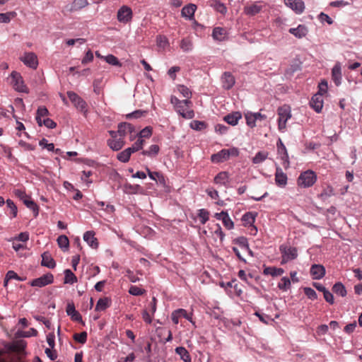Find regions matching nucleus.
Masks as SVG:
<instances>
[{"label": "nucleus", "instance_id": "f257e3e1", "mask_svg": "<svg viewBox=\"0 0 362 362\" xmlns=\"http://www.w3.org/2000/svg\"><path fill=\"white\" fill-rule=\"evenodd\" d=\"M170 103L173 105L175 111L185 119H192L194 112L191 108L192 103L189 100H180L175 96H171Z\"/></svg>", "mask_w": 362, "mask_h": 362}, {"label": "nucleus", "instance_id": "f03ea898", "mask_svg": "<svg viewBox=\"0 0 362 362\" xmlns=\"http://www.w3.org/2000/svg\"><path fill=\"white\" fill-rule=\"evenodd\" d=\"M278 129L280 132H284L286 129V122L291 118V110L290 106L284 105L277 109Z\"/></svg>", "mask_w": 362, "mask_h": 362}, {"label": "nucleus", "instance_id": "7ed1b4c3", "mask_svg": "<svg viewBox=\"0 0 362 362\" xmlns=\"http://www.w3.org/2000/svg\"><path fill=\"white\" fill-rule=\"evenodd\" d=\"M317 181V175L313 170H308L301 173L297 179L298 186L303 188L312 187Z\"/></svg>", "mask_w": 362, "mask_h": 362}, {"label": "nucleus", "instance_id": "20e7f679", "mask_svg": "<svg viewBox=\"0 0 362 362\" xmlns=\"http://www.w3.org/2000/svg\"><path fill=\"white\" fill-rule=\"evenodd\" d=\"M279 250L281 254V264H284L288 262L293 260L298 257V251L296 247L281 245L279 247Z\"/></svg>", "mask_w": 362, "mask_h": 362}, {"label": "nucleus", "instance_id": "39448f33", "mask_svg": "<svg viewBox=\"0 0 362 362\" xmlns=\"http://www.w3.org/2000/svg\"><path fill=\"white\" fill-rule=\"evenodd\" d=\"M111 138L107 139V146L113 151H117L124 146V139L115 133V131H109Z\"/></svg>", "mask_w": 362, "mask_h": 362}, {"label": "nucleus", "instance_id": "423d86ee", "mask_svg": "<svg viewBox=\"0 0 362 362\" xmlns=\"http://www.w3.org/2000/svg\"><path fill=\"white\" fill-rule=\"evenodd\" d=\"M11 83L16 90L25 93H28V88L25 85L23 77L18 72L12 71L11 74Z\"/></svg>", "mask_w": 362, "mask_h": 362}, {"label": "nucleus", "instance_id": "0eeeda50", "mask_svg": "<svg viewBox=\"0 0 362 362\" xmlns=\"http://www.w3.org/2000/svg\"><path fill=\"white\" fill-rule=\"evenodd\" d=\"M132 10L127 6H122L117 11V18L119 23L127 24L132 21Z\"/></svg>", "mask_w": 362, "mask_h": 362}, {"label": "nucleus", "instance_id": "6e6552de", "mask_svg": "<svg viewBox=\"0 0 362 362\" xmlns=\"http://www.w3.org/2000/svg\"><path fill=\"white\" fill-rule=\"evenodd\" d=\"M193 313H187V312L182 308H179L174 310L171 314V319L174 324L177 325L179 323V320L180 317H184L189 320L194 327L195 322L192 319Z\"/></svg>", "mask_w": 362, "mask_h": 362}, {"label": "nucleus", "instance_id": "1a4fd4ad", "mask_svg": "<svg viewBox=\"0 0 362 362\" xmlns=\"http://www.w3.org/2000/svg\"><path fill=\"white\" fill-rule=\"evenodd\" d=\"M20 59L25 65L33 69H36L38 66L37 57L34 52H25Z\"/></svg>", "mask_w": 362, "mask_h": 362}, {"label": "nucleus", "instance_id": "9d476101", "mask_svg": "<svg viewBox=\"0 0 362 362\" xmlns=\"http://www.w3.org/2000/svg\"><path fill=\"white\" fill-rule=\"evenodd\" d=\"M284 4L296 14H301L305 10V3L303 0H284Z\"/></svg>", "mask_w": 362, "mask_h": 362}, {"label": "nucleus", "instance_id": "9b49d317", "mask_svg": "<svg viewBox=\"0 0 362 362\" xmlns=\"http://www.w3.org/2000/svg\"><path fill=\"white\" fill-rule=\"evenodd\" d=\"M54 281V276L52 274L47 273L39 278L33 279L30 282V286L36 287H43L52 284Z\"/></svg>", "mask_w": 362, "mask_h": 362}, {"label": "nucleus", "instance_id": "f8f14e48", "mask_svg": "<svg viewBox=\"0 0 362 362\" xmlns=\"http://www.w3.org/2000/svg\"><path fill=\"white\" fill-rule=\"evenodd\" d=\"M67 96L74 105L79 110L84 111L86 108V103L76 93L68 91Z\"/></svg>", "mask_w": 362, "mask_h": 362}, {"label": "nucleus", "instance_id": "ddd939ff", "mask_svg": "<svg viewBox=\"0 0 362 362\" xmlns=\"http://www.w3.org/2000/svg\"><path fill=\"white\" fill-rule=\"evenodd\" d=\"M214 217L218 220L222 221L223 226L228 230H230V229L233 228L234 223L230 218L228 212L223 211L220 213H216L214 214Z\"/></svg>", "mask_w": 362, "mask_h": 362}, {"label": "nucleus", "instance_id": "4468645a", "mask_svg": "<svg viewBox=\"0 0 362 362\" xmlns=\"http://www.w3.org/2000/svg\"><path fill=\"white\" fill-rule=\"evenodd\" d=\"M288 177L280 167H276L275 172V183L278 187H284L287 185Z\"/></svg>", "mask_w": 362, "mask_h": 362}, {"label": "nucleus", "instance_id": "2eb2a0df", "mask_svg": "<svg viewBox=\"0 0 362 362\" xmlns=\"http://www.w3.org/2000/svg\"><path fill=\"white\" fill-rule=\"evenodd\" d=\"M310 275L313 279H321L325 275V268L321 264H313L310 268Z\"/></svg>", "mask_w": 362, "mask_h": 362}, {"label": "nucleus", "instance_id": "dca6fc26", "mask_svg": "<svg viewBox=\"0 0 362 362\" xmlns=\"http://www.w3.org/2000/svg\"><path fill=\"white\" fill-rule=\"evenodd\" d=\"M197 6L194 4H189L185 6L181 11V16L189 20L194 18Z\"/></svg>", "mask_w": 362, "mask_h": 362}, {"label": "nucleus", "instance_id": "f3484780", "mask_svg": "<svg viewBox=\"0 0 362 362\" xmlns=\"http://www.w3.org/2000/svg\"><path fill=\"white\" fill-rule=\"evenodd\" d=\"M310 105L317 112H320L323 107L322 96L320 94H315L311 98Z\"/></svg>", "mask_w": 362, "mask_h": 362}, {"label": "nucleus", "instance_id": "a211bd4d", "mask_svg": "<svg viewBox=\"0 0 362 362\" xmlns=\"http://www.w3.org/2000/svg\"><path fill=\"white\" fill-rule=\"evenodd\" d=\"M134 132V127L129 123H120L118 125V129L115 133H117L119 136L123 137L124 139L125 136L127 133L132 134Z\"/></svg>", "mask_w": 362, "mask_h": 362}, {"label": "nucleus", "instance_id": "6ab92c4d", "mask_svg": "<svg viewBox=\"0 0 362 362\" xmlns=\"http://www.w3.org/2000/svg\"><path fill=\"white\" fill-rule=\"evenodd\" d=\"M83 240L92 248L96 249L98 247V242L95 237V233L92 230L87 231L83 235Z\"/></svg>", "mask_w": 362, "mask_h": 362}, {"label": "nucleus", "instance_id": "aec40b11", "mask_svg": "<svg viewBox=\"0 0 362 362\" xmlns=\"http://www.w3.org/2000/svg\"><path fill=\"white\" fill-rule=\"evenodd\" d=\"M223 87L226 89H230L235 84V78L229 72H225L221 78Z\"/></svg>", "mask_w": 362, "mask_h": 362}, {"label": "nucleus", "instance_id": "412c9836", "mask_svg": "<svg viewBox=\"0 0 362 362\" xmlns=\"http://www.w3.org/2000/svg\"><path fill=\"white\" fill-rule=\"evenodd\" d=\"M214 183L218 185L227 186L229 183V175L226 171L218 173L214 177Z\"/></svg>", "mask_w": 362, "mask_h": 362}, {"label": "nucleus", "instance_id": "4be33fe9", "mask_svg": "<svg viewBox=\"0 0 362 362\" xmlns=\"http://www.w3.org/2000/svg\"><path fill=\"white\" fill-rule=\"evenodd\" d=\"M227 30L221 27H216L212 32V37L215 40L223 41L227 37Z\"/></svg>", "mask_w": 362, "mask_h": 362}, {"label": "nucleus", "instance_id": "5701e85b", "mask_svg": "<svg viewBox=\"0 0 362 362\" xmlns=\"http://www.w3.org/2000/svg\"><path fill=\"white\" fill-rule=\"evenodd\" d=\"M66 313L74 321H81L82 317L80 313L76 310L74 303H68L66 309Z\"/></svg>", "mask_w": 362, "mask_h": 362}, {"label": "nucleus", "instance_id": "b1692460", "mask_svg": "<svg viewBox=\"0 0 362 362\" xmlns=\"http://www.w3.org/2000/svg\"><path fill=\"white\" fill-rule=\"evenodd\" d=\"M42 265L49 269H53L56 266L55 261L51 256V255L45 252L42 255Z\"/></svg>", "mask_w": 362, "mask_h": 362}, {"label": "nucleus", "instance_id": "393cba45", "mask_svg": "<svg viewBox=\"0 0 362 362\" xmlns=\"http://www.w3.org/2000/svg\"><path fill=\"white\" fill-rule=\"evenodd\" d=\"M228 159V156L227 154L226 149H223L218 152L217 153H214L211 156V160L213 163H222Z\"/></svg>", "mask_w": 362, "mask_h": 362}, {"label": "nucleus", "instance_id": "a878e982", "mask_svg": "<svg viewBox=\"0 0 362 362\" xmlns=\"http://www.w3.org/2000/svg\"><path fill=\"white\" fill-rule=\"evenodd\" d=\"M277 148H278V153L281 155V159L284 160V163H286V167H288L289 162H288V155L287 153V150L284 144H283L281 139H279L277 143Z\"/></svg>", "mask_w": 362, "mask_h": 362}, {"label": "nucleus", "instance_id": "bb28decb", "mask_svg": "<svg viewBox=\"0 0 362 362\" xmlns=\"http://www.w3.org/2000/svg\"><path fill=\"white\" fill-rule=\"evenodd\" d=\"M242 115L239 112H235L225 116L224 120L229 124L236 125L238 121L241 119Z\"/></svg>", "mask_w": 362, "mask_h": 362}, {"label": "nucleus", "instance_id": "cd10ccee", "mask_svg": "<svg viewBox=\"0 0 362 362\" xmlns=\"http://www.w3.org/2000/svg\"><path fill=\"white\" fill-rule=\"evenodd\" d=\"M289 33L296 37L301 38L307 35L308 30L304 25H300L297 28H290Z\"/></svg>", "mask_w": 362, "mask_h": 362}, {"label": "nucleus", "instance_id": "c85d7f7f", "mask_svg": "<svg viewBox=\"0 0 362 362\" xmlns=\"http://www.w3.org/2000/svg\"><path fill=\"white\" fill-rule=\"evenodd\" d=\"M175 353L180 356L184 362H192L191 356L188 351L183 346H178L175 349Z\"/></svg>", "mask_w": 362, "mask_h": 362}, {"label": "nucleus", "instance_id": "c756f323", "mask_svg": "<svg viewBox=\"0 0 362 362\" xmlns=\"http://www.w3.org/2000/svg\"><path fill=\"white\" fill-rule=\"evenodd\" d=\"M49 114V111L45 106L39 107L37 110L35 119L39 126L42 125V117L47 116Z\"/></svg>", "mask_w": 362, "mask_h": 362}, {"label": "nucleus", "instance_id": "7c9ffc66", "mask_svg": "<svg viewBox=\"0 0 362 362\" xmlns=\"http://www.w3.org/2000/svg\"><path fill=\"white\" fill-rule=\"evenodd\" d=\"M262 6L259 4V3H255L251 6H245L244 8V12L247 15H255L258 13L262 10Z\"/></svg>", "mask_w": 362, "mask_h": 362}, {"label": "nucleus", "instance_id": "2f4dec72", "mask_svg": "<svg viewBox=\"0 0 362 362\" xmlns=\"http://www.w3.org/2000/svg\"><path fill=\"white\" fill-rule=\"evenodd\" d=\"M284 270L281 268H276L274 267H268L264 269V274L271 275L272 276H280L284 274Z\"/></svg>", "mask_w": 362, "mask_h": 362}, {"label": "nucleus", "instance_id": "473e14b6", "mask_svg": "<svg viewBox=\"0 0 362 362\" xmlns=\"http://www.w3.org/2000/svg\"><path fill=\"white\" fill-rule=\"evenodd\" d=\"M57 243H58L59 247L62 250L66 251L69 249V240L66 235H59L57 238Z\"/></svg>", "mask_w": 362, "mask_h": 362}, {"label": "nucleus", "instance_id": "72a5a7b5", "mask_svg": "<svg viewBox=\"0 0 362 362\" xmlns=\"http://www.w3.org/2000/svg\"><path fill=\"white\" fill-rule=\"evenodd\" d=\"M17 16L15 11H10L7 13H0V23H8L12 18Z\"/></svg>", "mask_w": 362, "mask_h": 362}, {"label": "nucleus", "instance_id": "f704fd0d", "mask_svg": "<svg viewBox=\"0 0 362 362\" xmlns=\"http://www.w3.org/2000/svg\"><path fill=\"white\" fill-rule=\"evenodd\" d=\"M291 282L289 278L284 276L278 284V288L283 291H286L291 288Z\"/></svg>", "mask_w": 362, "mask_h": 362}, {"label": "nucleus", "instance_id": "c9c22d12", "mask_svg": "<svg viewBox=\"0 0 362 362\" xmlns=\"http://www.w3.org/2000/svg\"><path fill=\"white\" fill-rule=\"evenodd\" d=\"M64 275V284H73L77 281L76 276L70 269H66Z\"/></svg>", "mask_w": 362, "mask_h": 362}, {"label": "nucleus", "instance_id": "e433bc0d", "mask_svg": "<svg viewBox=\"0 0 362 362\" xmlns=\"http://www.w3.org/2000/svg\"><path fill=\"white\" fill-rule=\"evenodd\" d=\"M268 152L267 151H259L256 153L255 157L252 158V163L255 164H259L264 161L268 157Z\"/></svg>", "mask_w": 362, "mask_h": 362}, {"label": "nucleus", "instance_id": "4c0bfd02", "mask_svg": "<svg viewBox=\"0 0 362 362\" xmlns=\"http://www.w3.org/2000/svg\"><path fill=\"white\" fill-rule=\"evenodd\" d=\"M88 5L87 0H74L71 4V11H78Z\"/></svg>", "mask_w": 362, "mask_h": 362}, {"label": "nucleus", "instance_id": "58836bf2", "mask_svg": "<svg viewBox=\"0 0 362 362\" xmlns=\"http://www.w3.org/2000/svg\"><path fill=\"white\" fill-rule=\"evenodd\" d=\"M256 215L252 212H247L242 217V221L245 225L252 226L255 221Z\"/></svg>", "mask_w": 362, "mask_h": 362}, {"label": "nucleus", "instance_id": "ea45409f", "mask_svg": "<svg viewBox=\"0 0 362 362\" xmlns=\"http://www.w3.org/2000/svg\"><path fill=\"white\" fill-rule=\"evenodd\" d=\"M160 148L158 145L153 144L151 145L149 148L146 151H142V155L147 156L150 157L156 156L159 152Z\"/></svg>", "mask_w": 362, "mask_h": 362}, {"label": "nucleus", "instance_id": "a19ab883", "mask_svg": "<svg viewBox=\"0 0 362 362\" xmlns=\"http://www.w3.org/2000/svg\"><path fill=\"white\" fill-rule=\"evenodd\" d=\"M109 307V300L107 298H100L97 302L95 310L97 311L105 310Z\"/></svg>", "mask_w": 362, "mask_h": 362}, {"label": "nucleus", "instance_id": "79ce46f5", "mask_svg": "<svg viewBox=\"0 0 362 362\" xmlns=\"http://www.w3.org/2000/svg\"><path fill=\"white\" fill-rule=\"evenodd\" d=\"M192 47H193L192 42L190 39L184 38L181 40L180 48L184 52L191 51L192 49Z\"/></svg>", "mask_w": 362, "mask_h": 362}, {"label": "nucleus", "instance_id": "37998d69", "mask_svg": "<svg viewBox=\"0 0 362 362\" xmlns=\"http://www.w3.org/2000/svg\"><path fill=\"white\" fill-rule=\"evenodd\" d=\"M198 217L202 224H205L209 219V212L205 209H201L198 211Z\"/></svg>", "mask_w": 362, "mask_h": 362}, {"label": "nucleus", "instance_id": "c03bdc74", "mask_svg": "<svg viewBox=\"0 0 362 362\" xmlns=\"http://www.w3.org/2000/svg\"><path fill=\"white\" fill-rule=\"evenodd\" d=\"M105 61L110 65L122 66V64L118 59L113 54H108L104 57Z\"/></svg>", "mask_w": 362, "mask_h": 362}, {"label": "nucleus", "instance_id": "a18cd8bd", "mask_svg": "<svg viewBox=\"0 0 362 362\" xmlns=\"http://www.w3.org/2000/svg\"><path fill=\"white\" fill-rule=\"evenodd\" d=\"M245 117L246 119V123L249 127L253 128L256 126V119L253 112H248L245 113Z\"/></svg>", "mask_w": 362, "mask_h": 362}, {"label": "nucleus", "instance_id": "49530a36", "mask_svg": "<svg viewBox=\"0 0 362 362\" xmlns=\"http://www.w3.org/2000/svg\"><path fill=\"white\" fill-rule=\"evenodd\" d=\"M129 150L124 149V151L119 153L117 156V159L122 163H127L129 160L131 154Z\"/></svg>", "mask_w": 362, "mask_h": 362}, {"label": "nucleus", "instance_id": "de8ad7c7", "mask_svg": "<svg viewBox=\"0 0 362 362\" xmlns=\"http://www.w3.org/2000/svg\"><path fill=\"white\" fill-rule=\"evenodd\" d=\"M328 90V84L327 81L325 79L322 80L320 83L318 84V91L317 94H320V95L323 96L327 93Z\"/></svg>", "mask_w": 362, "mask_h": 362}, {"label": "nucleus", "instance_id": "09e8293b", "mask_svg": "<svg viewBox=\"0 0 362 362\" xmlns=\"http://www.w3.org/2000/svg\"><path fill=\"white\" fill-rule=\"evenodd\" d=\"M129 293L135 296H141L146 293V290L140 288L136 286H131L129 289Z\"/></svg>", "mask_w": 362, "mask_h": 362}, {"label": "nucleus", "instance_id": "8fccbe9b", "mask_svg": "<svg viewBox=\"0 0 362 362\" xmlns=\"http://www.w3.org/2000/svg\"><path fill=\"white\" fill-rule=\"evenodd\" d=\"M211 6L219 13L225 14L227 12V8L225 5L218 1H214Z\"/></svg>", "mask_w": 362, "mask_h": 362}, {"label": "nucleus", "instance_id": "3c124183", "mask_svg": "<svg viewBox=\"0 0 362 362\" xmlns=\"http://www.w3.org/2000/svg\"><path fill=\"white\" fill-rule=\"evenodd\" d=\"M190 127L194 130H202L206 128V124L204 122L193 120L190 123Z\"/></svg>", "mask_w": 362, "mask_h": 362}, {"label": "nucleus", "instance_id": "603ef678", "mask_svg": "<svg viewBox=\"0 0 362 362\" xmlns=\"http://www.w3.org/2000/svg\"><path fill=\"white\" fill-rule=\"evenodd\" d=\"M177 88L182 96L187 98L186 100H189L192 97V93L187 87L180 85Z\"/></svg>", "mask_w": 362, "mask_h": 362}, {"label": "nucleus", "instance_id": "864d4df0", "mask_svg": "<svg viewBox=\"0 0 362 362\" xmlns=\"http://www.w3.org/2000/svg\"><path fill=\"white\" fill-rule=\"evenodd\" d=\"M74 339L78 343L85 344L87 340V333L82 332L81 333L74 334Z\"/></svg>", "mask_w": 362, "mask_h": 362}, {"label": "nucleus", "instance_id": "5fc2aeb1", "mask_svg": "<svg viewBox=\"0 0 362 362\" xmlns=\"http://www.w3.org/2000/svg\"><path fill=\"white\" fill-rule=\"evenodd\" d=\"M332 80L337 86L339 83V65L337 64L332 69Z\"/></svg>", "mask_w": 362, "mask_h": 362}, {"label": "nucleus", "instance_id": "6e6d98bb", "mask_svg": "<svg viewBox=\"0 0 362 362\" xmlns=\"http://www.w3.org/2000/svg\"><path fill=\"white\" fill-rule=\"evenodd\" d=\"M25 205L35 213V216H37L39 209L37 205L33 200L30 199L29 200L25 201Z\"/></svg>", "mask_w": 362, "mask_h": 362}, {"label": "nucleus", "instance_id": "4d7b16f0", "mask_svg": "<svg viewBox=\"0 0 362 362\" xmlns=\"http://www.w3.org/2000/svg\"><path fill=\"white\" fill-rule=\"evenodd\" d=\"M6 206L11 211V214L12 215V217H16L17 216L18 209L16 204L13 203V202L11 199L6 200Z\"/></svg>", "mask_w": 362, "mask_h": 362}, {"label": "nucleus", "instance_id": "13d9d810", "mask_svg": "<svg viewBox=\"0 0 362 362\" xmlns=\"http://www.w3.org/2000/svg\"><path fill=\"white\" fill-rule=\"evenodd\" d=\"M39 145L44 148H47L49 151H54V145L52 143H48V141L46 139H42L40 141Z\"/></svg>", "mask_w": 362, "mask_h": 362}, {"label": "nucleus", "instance_id": "bf43d9fd", "mask_svg": "<svg viewBox=\"0 0 362 362\" xmlns=\"http://www.w3.org/2000/svg\"><path fill=\"white\" fill-rule=\"evenodd\" d=\"M157 45L158 47L165 48L168 45V38L164 35H158L156 38Z\"/></svg>", "mask_w": 362, "mask_h": 362}, {"label": "nucleus", "instance_id": "052dcab7", "mask_svg": "<svg viewBox=\"0 0 362 362\" xmlns=\"http://www.w3.org/2000/svg\"><path fill=\"white\" fill-rule=\"evenodd\" d=\"M304 293L311 300H315L317 298L316 292L311 288H304Z\"/></svg>", "mask_w": 362, "mask_h": 362}, {"label": "nucleus", "instance_id": "680f3d73", "mask_svg": "<svg viewBox=\"0 0 362 362\" xmlns=\"http://www.w3.org/2000/svg\"><path fill=\"white\" fill-rule=\"evenodd\" d=\"M152 135V129L151 127H146L144 129H143L138 136L142 138H149Z\"/></svg>", "mask_w": 362, "mask_h": 362}, {"label": "nucleus", "instance_id": "e2e57ef3", "mask_svg": "<svg viewBox=\"0 0 362 362\" xmlns=\"http://www.w3.org/2000/svg\"><path fill=\"white\" fill-rule=\"evenodd\" d=\"M93 60V54L91 50H88L81 60L83 64H86L91 62Z\"/></svg>", "mask_w": 362, "mask_h": 362}, {"label": "nucleus", "instance_id": "0e129e2a", "mask_svg": "<svg viewBox=\"0 0 362 362\" xmlns=\"http://www.w3.org/2000/svg\"><path fill=\"white\" fill-rule=\"evenodd\" d=\"M45 352L47 357L52 361H54L57 358V353L54 349L47 348Z\"/></svg>", "mask_w": 362, "mask_h": 362}, {"label": "nucleus", "instance_id": "69168bd1", "mask_svg": "<svg viewBox=\"0 0 362 362\" xmlns=\"http://www.w3.org/2000/svg\"><path fill=\"white\" fill-rule=\"evenodd\" d=\"M180 66H173L168 70V74L170 78H172L173 80H175L176 78V73L180 71Z\"/></svg>", "mask_w": 362, "mask_h": 362}, {"label": "nucleus", "instance_id": "338daca9", "mask_svg": "<svg viewBox=\"0 0 362 362\" xmlns=\"http://www.w3.org/2000/svg\"><path fill=\"white\" fill-rule=\"evenodd\" d=\"M42 125H45L49 129H54L56 127L57 124L49 118H45L42 120Z\"/></svg>", "mask_w": 362, "mask_h": 362}, {"label": "nucleus", "instance_id": "774afa93", "mask_svg": "<svg viewBox=\"0 0 362 362\" xmlns=\"http://www.w3.org/2000/svg\"><path fill=\"white\" fill-rule=\"evenodd\" d=\"M29 240V234L27 232H23L18 234V236L13 238V240H19L22 242H27Z\"/></svg>", "mask_w": 362, "mask_h": 362}]
</instances>
